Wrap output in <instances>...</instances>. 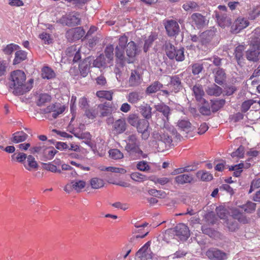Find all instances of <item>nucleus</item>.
<instances>
[{
    "instance_id": "obj_13",
    "label": "nucleus",
    "mask_w": 260,
    "mask_h": 260,
    "mask_svg": "<svg viewBox=\"0 0 260 260\" xmlns=\"http://www.w3.org/2000/svg\"><path fill=\"white\" fill-rule=\"evenodd\" d=\"M252 106V109L251 111H258L260 110V100L256 102L252 100H249L244 102L241 105V111L243 112H247Z\"/></svg>"
},
{
    "instance_id": "obj_4",
    "label": "nucleus",
    "mask_w": 260,
    "mask_h": 260,
    "mask_svg": "<svg viewBox=\"0 0 260 260\" xmlns=\"http://www.w3.org/2000/svg\"><path fill=\"white\" fill-rule=\"evenodd\" d=\"M260 51V38L255 37L251 41L250 49L246 52L247 58L249 60L256 61Z\"/></svg>"
},
{
    "instance_id": "obj_39",
    "label": "nucleus",
    "mask_w": 260,
    "mask_h": 260,
    "mask_svg": "<svg viewBox=\"0 0 260 260\" xmlns=\"http://www.w3.org/2000/svg\"><path fill=\"white\" fill-rule=\"evenodd\" d=\"M256 204L250 201H248L246 204L242 206V208L245 212L249 213H252L255 210Z\"/></svg>"
},
{
    "instance_id": "obj_47",
    "label": "nucleus",
    "mask_w": 260,
    "mask_h": 260,
    "mask_svg": "<svg viewBox=\"0 0 260 260\" xmlns=\"http://www.w3.org/2000/svg\"><path fill=\"white\" fill-rule=\"evenodd\" d=\"M71 184L73 186V189L77 192H79L81 189L84 188L86 185L85 182L83 180H79L78 181H72Z\"/></svg>"
},
{
    "instance_id": "obj_17",
    "label": "nucleus",
    "mask_w": 260,
    "mask_h": 260,
    "mask_svg": "<svg viewBox=\"0 0 260 260\" xmlns=\"http://www.w3.org/2000/svg\"><path fill=\"white\" fill-rule=\"evenodd\" d=\"M191 20L192 23L195 24L198 28H201L206 25L205 18L200 14H193L191 15Z\"/></svg>"
},
{
    "instance_id": "obj_18",
    "label": "nucleus",
    "mask_w": 260,
    "mask_h": 260,
    "mask_svg": "<svg viewBox=\"0 0 260 260\" xmlns=\"http://www.w3.org/2000/svg\"><path fill=\"white\" fill-rule=\"evenodd\" d=\"M19 48L20 47L18 45L11 43L3 46L2 50L3 53L8 56V58H10L13 52L19 49Z\"/></svg>"
},
{
    "instance_id": "obj_41",
    "label": "nucleus",
    "mask_w": 260,
    "mask_h": 260,
    "mask_svg": "<svg viewBox=\"0 0 260 260\" xmlns=\"http://www.w3.org/2000/svg\"><path fill=\"white\" fill-rule=\"evenodd\" d=\"M110 156L114 159H119L123 157V153L117 149H113L109 151Z\"/></svg>"
},
{
    "instance_id": "obj_63",
    "label": "nucleus",
    "mask_w": 260,
    "mask_h": 260,
    "mask_svg": "<svg viewBox=\"0 0 260 260\" xmlns=\"http://www.w3.org/2000/svg\"><path fill=\"white\" fill-rule=\"evenodd\" d=\"M39 38L43 40L45 43L50 44L51 43V40L49 34L43 32L39 35Z\"/></svg>"
},
{
    "instance_id": "obj_32",
    "label": "nucleus",
    "mask_w": 260,
    "mask_h": 260,
    "mask_svg": "<svg viewBox=\"0 0 260 260\" xmlns=\"http://www.w3.org/2000/svg\"><path fill=\"white\" fill-rule=\"evenodd\" d=\"M27 162L28 163V167H27L25 164H24L25 168L30 171L31 169H37L38 168V165L37 161L35 160V157L31 155H29L27 158Z\"/></svg>"
},
{
    "instance_id": "obj_60",
    "label": "nucleus",
    "mask_w": 260,
    "mask_h": 260,
    "mask_svg": "<svg viewBox=\"0 0 260 260\" xmlns=\"http://www.w3.org/2000/svg\"><path fill=\"white\" fill-rule=\"evenodd\" d=\"M51 148L52 149L48 151V155H44V160L52 159L53 158L54 156L57 153V151L55 150L53 147H51Z\"/></svg>"
},
{
    "instance_id": "obj_7",
    "label": "nucleus",
    "mask_w": 260,
    "mask_h": 260,
    "mask_svg": "<svg viewBox=\"0 0 260 260\" xmlns=\"http://www.w3.org/2000/svg\"><path fill=\"white\" fill-rule=\"evenodd\" d=\"M206 255L210 260H225L228 258L226 253L216 248H209Z\"/></svg>"
},
{
    "instance_id": "obj_57",
    "label": "nucleus",
    "mask_w": 260,
    "mask_h": 260,
    "mask_svg": "<svg viewBox=\"0 0 260 260\" xmlns=\"http://www.w3.org/2000/svg\"><path fill=\"white\" fill-rule=\"evenodd\" d=\"M79 68L81 75L84 77H86L89 71V68L88 64H84V63H82L79 66Z\"/></svg>"
},
{
    "instance_id": "obj_62",
    "label": "nucleus",
    "mask_w": 260,
    "mask_h": 260,
    "mask_svg": "<svg viewBox=\"0 0 260 260\" xmlns=\"http://www.w3.org/2000/svg\"><path fill=\"white\" fill-rule=\"evenodd\" d=\"M202 65L199 63H196L192 67V71L194 75L199 74L202 71Z\"/></svg>"
},
{
    "instance_id": "obj_12",
    "label": "nucleus",
    "mask_w": 260,
    "mask_h": 260,
    "mask_svg": "<svg viewBox=\"0 0 260 260\" xmlns=\"http://www.w3.org/2000/svg\"><path fill=\"white\" fill-rule=\"evenodd\" d=\"M67 109H68V106L62 103L56 102L47 107V112L62 114Z\"/></svg>"
},
{
    "instance_id": "obj_24",
    "label": "nucleus",
    "mask_w": 260,
    "mask_h": 260,
    "mask_svg": "<svg viewBox=\"0 0 260 260\" xmlns=\"http://www.w3.org/2000/svg\"><path fill=\"white\" fill-rule=\"evenodd\" d=\"M192 91L197 101H205L203 99V96L204 95V91L202 85L199 84L195 85L192 87Z\"/></svg>"
},
{
    "instance_id": "obj_11",
    "label": "nucleus",
    "mask_w": 260,
    "mask_h": 260,
    "mask_svg": "<svg viewBox=\"0 0 260 260\" xmlns=\"http://www.w3.org/2000/svg\"><path fill=\"white\" fill-rule=\"evenodd\" d=\"M165 28L169 36H175L179 32V26L174 20H169L165 25Z\"/></svg>"
},
{
    "instance_id": "obj_30",
    "label": "nucleus",
    "mask_w": 260,
    "mask_h": 260,
    "mask_svg": "<svg viewBox=\"0 0 260 260\" xmlns=\"http://www.w3.org/2000/svg\"><path fill=\"white\" fill-rule=\"evenodd\" d=\"M245 47L244 45H240L237 46L235 50V55L239 64L241 62L243 59V51Z\"/></svg>"
},
{
    "instance_id": "obj_10",
    "label": "nucleus",
    "mask_w": 260,
    "mask_h": 260,
    "mask_svg": "<svg viewBox=\"0 0 260 260\" xmlns=\"http://www.w3.org/2000/svg\"><path fill=\"white\" fill-rule=\"evenodd\" d=\"M85 34V31L80 27L72 28L68 30L66 33V37L69 40L73 41L79 40Z\"/></svg>"
},
{
    "instance_id": "obj_34",
    "label": "nucleus",
    "mask_w": 260,
    "mask_h": 260,
    "mask_svg": "<svg viewBox=\"0 0 260 260\" xmlns=\"http://www.w3.org/2000/svg\"><path fill=\"white\" fill-rule=\"evenodd\" d=\"M55 76L53 71L49 67H44L42 70V77L43 78L50 79Z\"/></svg>"
},
{
    "instance_id": "obj_49",
    "label": "nucleus",
    "mask_w": 260,
    "mask_h": 260,
    "mask_svg": "<svg viewBox=\"0 0 260 260\" xmlns=\"http://www.w3.org/2000/svg\"><path fill=\"white\" fill-rule=\"evenodd\" d=\"M142 98L140 93L137 92L130 93L128 96V100L132 103H137Z\"/></svg>"
},
{
    "instance_id": "obj_52",
    "label": "nucleus",
    "mask_w": 260,
    "mask_h": 260,
    "mask_svg": "<svg viewBox=\"0 0 260 260\" xmlns=\"http://www.w3.org/2000/svg\"><path fill=\"white\" fill-rule=\"evenodd\" d=\"M137 168L141 171L145 172L149 170L150 167L148 165L147 162L141 161L137 164Z\"/></svg>"
},
{
    "instance_id": "obj_44",
    "label": "nucleus",
    "mask_w": 260,
    "mask_h": 260,
    "mask_svg": "<svg viewBox=\"0 0 260 260\" xmlns=\"http://www.w3.org/2000/svg\"><path fill=\"white\" fill-rule=\"evenodd\" d=\"M96 94L99 98L105 99L107 100H111L112 99V92L111 91H98Z\"/></svg>"
},
{
    "instance_id": "obj_2",
    "label": "nucleus",
    "mask_w": 260,
    "mask_h": 260,
    "mask_svg": "<svg viewBox=\"0 0 260 260\" xmlns=\"http://www.w3.org/2000/svg\"><path fill=\"white\" fill-rule=\"evenodd\" d=\"M34 80L26 82V75L21 70H17L11 73L9 78V87L16 95H21L29 91L32 87Z\"/></svg>"
},
{
    "instance_id": "obj_22",
    "label": "nucleus",
    "mask_w": 260,
    "mask_h": 260,
    "mask_svg": "<svg viewBox=\"0 0 260 260\" xmlns=\"http://www.w3.org/2000/svg\"><path fill=\"white\" fill-rule=\"evenodd\" d=\"M128 121L132 125L136 126L138 130L139 127H140L139 125L140 123H141H141L143 124L145 123H146L147 121L145 119H139L137 115H129L128 118Z\"/></svg>"
},
{
    "instance_id": "obj_43",
    "label": "nucleus",
    "mask_w": 260,
    "mask_h": 260,
    "mask_svg": "<svg viewBox=\"0 0 260 260\" xmlns=\"http://www.w3.org/2000/svg\"><path fill=\"white\" fill-rule=\"evenodd\" d=\"M150 246V242H147L136 253L137 256L140 258L146 257V253Z\"/></svg>"
},
{
    "instance_id": "obj_38",
    "label": "nucleus",
    "mask_w": 260,
    "mask_h": 260,
    "mask_svg": "<svg viewBox=\"0 0 260 260\" xmlns=\"http://www.w3.org/2000/svg\"><path fill=\"white\" fill-rule=\"evenodd\" d=\"M226 225L231 232H235L238 229V223L233 218L228 219L226 221Z\"/></svg>"
},
{
    "instance_id": "obj_14",
    "label": "nucleus",
    "mask_w": 260,
    "mask_h": 260,
    "mask_svg": "<svg viewBox=\"0 0 260 260\" xmlns=\"http://www.w3.org/2000/svg\"><path fill=\"white\" fill-rule=\"evenodd\" d=\"M177 126L181 131L184 132L186 134L193 131L195 128L194 126H192L191 123L186 119L178 120Z\"/></svg>"
},
{
    "instance_id": "obj_9",
    "label": "nucleus",
    "mask_w": 260,
    "mask_h": 260,
    "mask_svg": "<svg viewBox=\"0 0 260 260\" xmlns=\"http://www.w3.org/2000/svg\"><path fill=\"white\" fill-rule=\"evenodd\" d=\"M249 24V22L246 18L240 17L235 21L233 25L232 26V31L235 34L238 33L242 29L247 27Z\"/></svg>"
},
{
    "instance_id": "obj_28",
    "label": "nucleus",
    "mask_w": 260,
    "mask_h": 260,
    "mask_svg": "<svg viewBox=\"0 0 260 260\" xmlns=\"http://www.w3.org/2000/svg\"><path fill=\"white\" fill-rule=\"evenodd\" d=\"M15 53V58L13 60V64H17L24 60L26 58V52L23 50H16Z\"/></svg>"
},
{
    "instance_id": "obj_6",
    "label": "nucleus",
    "mask_w": 260,
    "mask_h": 260,
    "mask_svg": "<svg viewBox=\"0 0 260 260\" xmlns=\"http://www.w3.org/2000/svg\"><path fill=\"white\" fill-rule=\"evenodd\" d=\"M59 22L64 25L72 26L80 24V19L75 14H69L62 16Z\"/></svg>"
},
{
    "instance_id": "obj_42",
    "label": "nucleus",
    "mask_w": 260,
    "mask_h": 260,
    "mask_svg": "<svg viewBox=\"0 0 260 260\" xmlns=\"http://www.w3.org/2000/svg\"><path fill=\"white\" fill-rule=\"evenodd\" d=\"M143 126L144 127L141 128V127H139L138 131L139 133H142V138L144 140H146L148 138L149 136V131H148V122H146V123H144Z\"/></svg>"
},
{
    "instance_id": "obj_19",
    "label": "nucleus",
    "mask_w": 260,
    "mask_h": 260,
    "mask_svg": "<svg viewBox=\"0 0 260 260\" xmlns=\"http://www.w3.org/2000/svg\"><path fill=\"white\" fill-rule=\"evenodd\" d=\"M27 136V135L23 131L17 132L13 134L11 140L14 143H18L24 141Z\"/></svg>"
},
{
    "instance_id": "obj_5",
    "label": "nucleus",
    "mask_w": 260,
    "mask_h": 260,
    "mask_svg": "<svg viewBox=\"0 0 260 260\" xmlns=\"http://www.w3.org/2000/svg\"><path fill=\"white\" fill-rule=\"evenodd\" d=\"M128 142L125 147V150L131 154H137L138 155H142L143 151L139 147V142L136 136L134 135L129 136L128 138Z\"/></svg>"
},
{
    "instance_id": "obj_20",
    "label": "nucleus",
    "mask_w": 260,
    "mask_h": 260,
    "mask_svg": "<svg viewBox=\"0 0 260 260\" xmlns=\"http://www.w3.org/2000/svg\"><path fill=\"white\" fill-rule=\"evenodd\" d=\"M126 123L124 119H119L117 120L113 125L114 130L118 134H121L124 132L126 129Z\"/></svg>"
},
{
    "instance_id": "obj_23",
    "label": "nucleus",
    "mask_w": 260,
    "mask_h": 260,
    "mask_svg": "<svg viewBox=\"0 0 260 260\" xmlns=\"http://www.w3.org/2000/svg\"><path fill=\"white\" fill-rule=\"evenodd\" d=\"M206 91L208 95L215 96H219L222 92V88L216 84L208 86Z\"/></svg>"
},
{
    "instance_id": "obj_50",
    "label": "nucleus",
    "mask_w": 260,
    "mask_h": 260,
    "mask_svg": "<svg viewBox=\"0 0 260 260\" xmlns=\"http://www.w3.org/2000/svg\"><path fill=\"white\" fill-rule=\"evenodd\" d=\"M155 109L157 112L162 113V114H169L170 112V108L164 104L156 105Z\"/></svg>"
},
{
    "instance_id": "obj_64",
    "label": "nucleus",
    "mask_w": 260,
    "mask_h": 260,
    "mask_svg": "<svg viewBox=\"0 0 260 260\" xmlns=\"http://www.w3.org/2000/svg\"><path fill=\"white\" fill-rule=\"evenodd\" d=\"M219 189L220 190H225L228 192H229L231 195H232L234 193V190L233 188L228 184H222L220 186Z\"/></svg>"
},
{
    "instance_id": "obj_21",
    "label": "nucleus",
    "mask_w": 260,
    "mask_h": 260,
    "mask_svg": "<svg viewBox=\"0 0 260 260\" xmlns=\"http://www.w3.org/2000/svg\"><path fill=\"white\" fill-rule=\"evenodd\" d=\"M193 180L192 175L188 174H181L175 178V182L179 184H184L190 183Z\"/></svg>"
},
{
    "instance_id": "obj_51",
    "label": "nucleus",
    "mask_w": 260,
    "mask_h": 260,
    "mask_svg": "<svg viewBox=\"0 0 260 260\" xmlns=\"http://www.w3.org/2000/svg\"><path fill=\"white\" fill-rule=\"evenodd\" d=\"M244 147L241 145L235 151L231 153L232 157L243 158L244 154Z\"/></svg>"
},
{
    "instance_id": "obj_53",
    "label": "nucleus",
    "mask_w": 260,
    "mask_h": 260,
    "mask_svg": "<svg viewBox=\"0 0 260 260\" xmlns=\"http://www.w3.org/2000/svg\"><path fill=\"white\" fill-rule=\"evenodd\" d=\"M174 59H176V60L178 61H181L184 59L183 48L177 50L176 53H175V57Z\"/></svg>"
},
{
    "instance_id": "obj_35",
    "label": "nucleus",
    "mask_w": 260,
    "mask_h": 260,
    "mask_svg": "<svg viewBox=\"0 0 260 260\" xmlns=\"http://www.w3.org/2000/svg\"><path fill=\"white\" fill-rule=\"evenodd\" d=\"M114 47L113 45H109L106 47L105 53V57L107 59V61H109L110 62H112L113 59V53Z\"/></svg>"
},
{
    "instance_id": "obj_15",
    "label": "nucleus",
    "mask_w": 260,
    "mask_h": 260,
    "mask_svg": "<svg viewBox=\"0 0 260 260\" xmlns=\"http://www.w3.org/2000/svg\"><path fill=\"white\" fill-rule=\"evenodd\" d=\"M215 32L213 30H206L200 36V42L201 45H206L210 42Z\"/></svg>"
},
{
    "instance_id": "obj_3",
    "label": "nucleus",
    "mask_w": 260,
    "mask_h": 260,
    "mask_svg": "<svg viewBox=\"0 0 260 260\" xmlns=\"http://www.w3.org/2000/svg\"><path fill=\"white\" fill-rule=\"evenodd\" d=\"M176 138L177 139H179L180 135L178 134L176 129H173L172 132V135H170L167 133H164L159 134L157 132L153 133V138L158 140V147L159 151H162L165 149H168L172 145H173V138Z\"/></svg>"
},
{
    "instance_id": "obj_31",
    "label": "nucleus",
    "mask_w": 260,
    "mask_h": 260,
    "mask_svg": "<svg viewBox=\"0 0 260 260\" xmlns=\"http://www.w3.org/2000/svg\"><path fill=\"white\" fill-rule=\"evenodd\" d=\"M162 87V84L158 81H155L149 85L146 89L148 93H153L157 92Z\"/></svg>"
},
{
    "instance_id": "obj_59",
    "label": "nucleus",
    "mask_w": 260,
    "mask_h": 260,
    "mask_svg": "<svg viewBox=\"0 0 260 260\" xmlns=\"http://www.w3.org/2000/svg\"><path fill=\"white\" fill-rule=\"evenodd\" d=\"M260 15V6L254 8L250 13V18L251 19H254L256 17Z\"/></svg>"
},
{
    "instance_id": "obj_33",
    "label": "nucleus",
    "mask_w": 260,
    "mask_h": 260,
    "mask_svg": "<svg viewBox=\"0 0 260 260\" xmlns=\"http://www.w3.org/2000/svg\"><path fill=\"white\" fill-rule=\"evenodd\" d=\"M177 50L175 49L174 46L170 43L166 44V52L168 57L171 59H173L175 57V53Z\"/></svg>"
},
{
    "instance_id": "obj_1",
    "label": "nucleus",
    "mask_w": 260,
    "mask_h": 260,
    "mask_svg": "<svg viewBox=\"0 0 260 260\" xmlns=\"http://www.w3.org/2000/svg\"><path fill=\"white\" fill-rule=\"evenodd\" d=\"M128 38L125 36H121L118 44L115 48V56L122 63L133 62L141 49L134 41L127 43Z\"/></svg>"
},
{
    "instance_id": "obj_25",
    "label": "nucleus",
    "mask_w": 260,
    "mask_h": 260,
    "mask_svg": "<svg viewBox=\"0 0 260 260\" xmlns=\"http://www.w3.org/2000/svg\"><path fill=\"white\" fill-rule=\"evenodd\" d=\"M111 62L107 61V59L104 55H101L98 56L93 62V66L97 68L105 67Z\"/></svg>"
},
{
    "instance_id": "obj_45",
    "label": "nucleus",
    "mask_w": 260,
    "mask_h": 260,
    "mask_svg": "<svg viewBox=\"0 0 260 260\" xmlns=\"http://www.w3.org/2000/svg\"><path fill=\"white\" fill-rule=\"evenodd\" d=\"M131 178L134 181L142 182L147 179L146 176L139 172H134L131 174Z\"/></svg>"
},
{
    "instance_id": "obj_54",
    "label": "nucleus",
    "mask_w": 260,
    "mask_h": 260,
    "mask_svg": "<svg viewBox=\"0 0 260 260\" xmlns=\"http://www.w3.org/2000/svg\"><path fill=\"white\" fill-rule=\"evenodd\" d=\"M156 39V37L154 35H150L148 38L145 41L144 50L145 52H147L149 47L151 46L152 43Z\"/></svg>"
},
{
    "instance_id": "obj_27",
    "label": "nucleus",
    "mask_w": 260,
    "mask_h": 260,
    "mask_svg": "<svg viewBox=\"0 0 260 260\" xmlns=\"http://www.w3.org/2000/svg\"><path fill=\"white\" fill-rule=\"evenodd\" d=\"M218 24L222 27L229 26L231 24V19L226 15L220 16L218 14H216Z\"/></svg>"
},
{
    "instance_id": "obj_37",
    "label": "nucleus",
    "mask_w": 260,
    "mask_h": 260,
    "mask_svg": "<svg viewBox=\"0 0 260 260\" xmlns=\"http://www.w3.org/2000/svg\"><path fill=\"white\" fill-rule=\"evenodd\" d=\"M51 96L47 93H43L39 95L37 104L38 106H41L45 103L49 102L51 101Z\"/></svg>"
},
{
    "instance_id": "obj_26",
    "label": "nucleus",
    "mask_w": 260,
    "mask_h": 260,
    "mask_svg": "<svg viewBox=\"0 0 260 260\" xmlns=\"http://www.w3.org/2000/svg\"><path fill=\"white\" fill-rule=\"evenodd\" d=\"M214 78L215 82L221 85L226 78L224 71L222 69H218L215 73Z\"/></svg>"
},
{
    "instance_id": "obj_16",
    "label": "nucleus",
    "mask_w": 260,
    "mask_h": 260,
    "mask_svg": "<svg viewBox=\"0 0 260 260\" xmlns=\"http://www.w3.org/2000/svg\"><path fill=\"white\" fill-rule=\"evenodd\" d=\"M142 78L139 73L136 70H132L129 78V84L135 86L140 84L142 82Z\"/></svg>"
},
{
    "instance_id": "obj_61",
    "label": "nucleus",
    "mask_w": 260,
    "mask_h": 260,
    "mask_svg": "<svg viewBox=\"0 0 260 260\" xmlns=\"http://www.w3.org/2000/svg\"><path fill=\"white\" fill-rule=\"evenodd\" d=\"M44 168L48 171H51L53 173H56L57 171V167L56 166L51 163L43 164Z\"/></svg>"
},
{
    "instance_id": "obj_56",
    "label": "nucleus",
    "mask_w": 260,
    "mask_h": 260,
    "mask_svg": "<svg viewBox=\"0 0 260 260\" xmlns=\"http://www.w3.org/2000/svg\"><path fill=\"white\" fill-rule=\"evenodd\" d=\"M47 149V147L45 146L44 145H42L41 143H39L36 146L31 148L30 150L32 153H39L41 152L42 150H45Z\"/></svg>"
},
{
    "instance_id": "obj_55",
    "label": "nucleus",
    "mask_w": 260,
    "mask_h": 260,
    "mask_svg": "<svg viewBox=\"0 0 260 260\" xmlns=\"http://www.w3.org/2000/svg\"><path fill=\"white\" fill-rule=\"evenodd\" d=\"M202 231L203 233L208 235L210 237H213L215 235V231L212 230L210 228L207 227V226H203L202 227Z\"/></svg>"
},
{
    "instance_id": "obj_46",
    "label": "nucleus",
    "mask_w": 260,
    "mask_h": 260,
    "mask_svg": "<svg viewBox=\"0 0 260 260\" xmlns=\"http://www.w3.org/2000/svg\"><path fill=\"white\" fill-rule=\"evenodd\" d=\"M197 3L194 1H188L182 6L183 9L186 11H192L198 7Z\"/></svg>"
},
{
    "instance_id": "obj_36",
    "label": "nucleus",
    "mask_w": 260,
    "mask_h": 260,
    "mask_svg": "<svg viewBox=\"0 0 260 260\" xmlns=\"http://www.w3.org/2000/svg\"><path fill=\"white\" fill-rule=\"evenodd\" d=\"M90 185L92 188L98 189L104 186V182L102 179L95 177L91 179Z\"/></svg>"
},
{
    "instance_id": "obj_29",
    "label": "nucleus",
    "mask_w": 260,
    "mask_h": 260,
    "mask_svg": "<svg viewBox=\"0 0 260 260\" xmlns=\"http://www.w3.org/2000/svg\"><path fill=\"white\" fill-rule=\"evenodd\" d=\"M170 88L172 91L177 92L181 87V82L179 77L174 76L171 78V83L170 84Z\"/></svg>"
},
{
    "instance_id": "obj_58",
    "label": "nucleus",
    "mask_w": 260,
    "mask_h": 260,
    "mask_svg": "<svg viewBox=\"0 0 260 260\" xmlns=\"http://www.w3.org/2000/svg\"><path fill=\"white\" fill-rule=\"evenodd\" d=\"M17 155L18 157L16 158V161L24 165L25 163V160L27 158L28 156L26 155V154L23 152H20L18 151Z\"/></svg>"
},
{
    "instance_id": "obj_48",
    "label": "nucleus",
    "mask_w": 260,
    "mask_h": 260,
    "mask_svg": "<svg viewBox=\"0 0 260 260\" xmlns=\"http://www.w3.org/2000/svg\"><path fill=\"white\" fill-rule=\"evenodd\" d=\"M197 177L201 176V180L204 181H209L213 179V176L208 172H198L197 174Z\"/></svg>"
},
{
    "instance_id": "obj_8",
    "label": "nucleus",
    "mask_w": 260,
    "mask_h": 260,
    "mask_svg": "<svg viewBox=\"0 0 260 260\" xmlns=\"http://www.w3.org/2000/svg\"><path fill=\"white\" fill-rule=\"evenodd\" d=\"M174 232L181 240H186L190 236L188 228L184 223H180L176 226Z\"/></svg>"
},
{
    "instance_id": "obj_40",
    "label": "nucleus",
    "mask_w": 260,
    "mask_h": 260,
    "mask_svg": "<svg viewBox=\"0 0 260 260\" xmlns=\"http://www.w3.org/2000/svg\"><path fill=\"white\" fill-rule=\"evenodd\" d=\"M232 218H233L235 220L236 219H237L239 221L243 223H245L247 221L245 217L238 209L234 210L232 212Z\"/></svg>"
}]
</instances>
